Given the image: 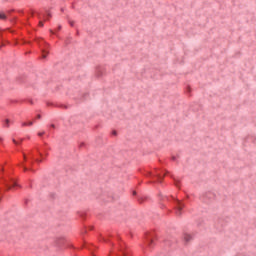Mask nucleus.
Wrapping results in <instances>:
<instances>
[{"instance_id":"nucleus-1","label":"nucleus","mask_w":256,"mask_h":256,"mask_svg":"<svg viewBox=\"0 0 256 256\" xmlns=\"http://www.w3.org/2000/svg\"><path fill=\"white\" fill-rule=\"evenodd\" d=\"M183 207H185V204L178 202V205L176 207V215H181L183 211Z\"/></svg>"},{"instance_id":"nucleus-8","label":"nucleus","mask_w":256,"mask_h":256,"mask_svg":"<svg viewBox=\"0 0 256 256\" xmlns=\"http://www.w3.org/2000/svg\"><path fill=\"white\" fill-rule=\"evenodd\" d=\"M13 187H19V184H17V182H13Z\"/></svg>"},{"instance_id":"nucleus-5","label":"nucleus","mask_w":256,"mask_h":256,"mask_svg":"<svg viewBox=\"0 0 256 256\" xmlns=\"http://www.w3.org/2000/svg\"><path fill=\"white\" fill-rule=\"evenodd\" d=\"M47 55H49V52L43 50V52H42V59H47Z\"/></svg>"},{"instance_id":"nucleus-13","label":"nucleus","mask_w":256,"mask_h":256,"mask_svg":"<svg viewBox=\"0 0 256 256\" xmlns=\"http://www.w3.org/2000/svg\"><path fill=\"white\" fill-rule=\"evenodd\" d=\"M38 163H41V160H37Z\"/></svg>"},{"instance_id":"nucleus-15","label":"nucleus","mask_w":256,"mask_h":256,"mask_svg":"<svg viewBox=\"0 0 256 256\" xmlns=\"http://www.w3.org/2000/svg\"><path fill=\"white\" fill-rule=\"evenodd\" d=\"M14 143H17V141L13 140Z\"/></svg>"},{"instance_id":"nucleus-14","label":"nucleus","mask_w":256,"mask_h":256,"mask_svg":"<svg viewBox=\"0 0 256 256\" xmlns=\"http://www.w3.org/2000/svg\"><path fill=\"white\" fill-rule=\"evenodd\" d=\"M51 127H55V125L52 124Z\"/></svg>"},{"instance_id":"nucleus-16","label":"nucleus","mask_w":256,"mask_h":256,"mask_svg":"<svg viewBox=\"0 0 256 256\" xmlns=\"http://www.w3.org/2000/svg\"><path fill=\"white\" fill-rule=\"evenodd\" d=\"M24 171H27V168H24Z\"/></svg>"},{"instance_id":"nucleus-4","label":"nucleus","mask_w":256,"mask_h":256,"mask_svg":"<svg viewBox=\"0 0 256 256\" xmlns=\"http://www.w3.org/2000/svg\"><path fill=\"white\" fill-rule=\"evenodd\" d=\"M27 125L29 126V127H31V125H33V121H30V122H24V123H22V127H27Z\"/></svg>"},{"instance_id":"nucleus-6","label":"nucleus","mask_w":256,"mask_h":256,"mask_svg":"<svg viewBox=\"0 0 256 256\" xmlns=\"http://www.w3.org/2000/svg\"><path fill=\"white\" fill-rule=\"evenodd\" d=\"M4 127H9V119H6V120H5Z\"/></svg>"},{"instance_id":"nucleus-12","label":"nucleus","mask_w":256,"mask_h":256,"mask_svg":"<svg viewBox=\"0 0 256 256\" xmlns=\"http://www.w3.org/2000/svg\"><path fill=\"white\" fill-rule=\"evenodd\" d=\"M70 25L73 27V22H70Z\"/></svg>"},{"instance_id":"nucleus-7","label":"nucleus","mask_w":256,"mask_h":256,"mask_svg":"<svg viewBox=\"0 0 256 256\" xmlns=\"http://www.w3.org/2000/svg\"><path fill=\"white\" fill-rule=\"evenodd\" d=\"M39 137H43V135H45V132H40L38 133Z\"/></svg>"},{"instance_id":"nucleus-10","label":"nucleus","mask_w":256,"mask_h":256,"mask_svg":"<svg viewBox=\"0 0 256 256\" xmlns=\"http://www.w3.org/2000/svg\"><path fill=\"white\" fill-rule=\"evenodd\" d=\"M37 119H41V115H38V116H37Z\"/></svg>"},{"instance_id":"nucleus-17","label":"nucleus","mask_w":256,"mask_h":256,"mask_svg":"<svg viewBox=\"0 0 256 256\" xmlns=\"http://www.w3.org/2000/svg\"><path fill=\"white\" fill-rule=\"evenodd\" d=\"M8 189H11V186H9Z\"/></svg>"},{"instance_id":"nucleus-9","label":"nucleus","mask_w":256,"mask_h":256,"mask_svg":"<svg viewBox=\"0 0 256 256\" xmlns=\"http://www.w3.org/2000/svg\"><path fill=\"white\" fill-rule=\"evenodd\" d=\"M40 27H43V22H39Z\"/></svg>"},{"instance_id":"nucleus-2","label":"nucleus","mask_w":256,"mask_h":256,"mask_svg":"<svg viewBox=\"0 0 256 256\" xmlns=\"http://www.w3.org/2000/svg\"><path fill=\"white\" fill-rule=\"evenodd\" d=\"M193 239V236L189 233H184L183 234V241H185V243H189V241H191Z\"/></svg>"},{"instance_id":"nucleus-11","label":"nucleus","mask_w":256,"mask_h":256,"mask_svg":"<svg viewBox=\"0 0 256 256\" xmlns=\"http://www.w3.org/2000/svg\"><path fill=\"white\" fill-rule=\"evenodd\" d=\"M151 243H153V240L150 241L149 246H151Z\"/></svg>"},{"instance_id":"nucleus-3","label":"nucleus","mask_w":256,"mask_h":256,"mask_svg":"<svg viewBox=\"0 0 256 256\" xmlns=\"http://www.w3.org/2000/svg\"><path fill=\"white\" fill-rule=\"evenodd\" d=\"M0 19L2 21H5V19H7V14H5V12H3V11H0Z\"/></svg>"}]
</instances>
